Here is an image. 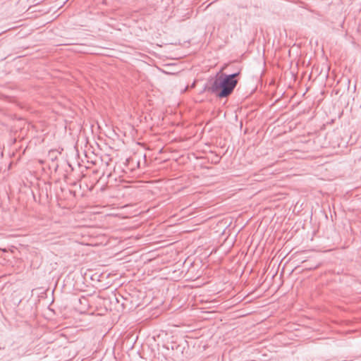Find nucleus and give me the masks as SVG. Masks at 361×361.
Masks as SVG:
<instances>
[{
    "label": "nucleus",
    "instance_id": "nucleus-4",
    "mask_svg": "<svg viewBox=\"0 0 361 361\" xmlns=\"http://www.w3.org/2000/svg\"><path fill=\"white\" fill-rule=\"evenodd\" d=\"M130 162H134V159H133V158L127 159H126V166H127L128 164H130Z\"/></svg>",
    "mask_w": 361,
    "mask_h": 361
},
{
    "label": "nucleus",
    "instance_id": "nucleus-5",
    "mask_svg": "<svg viewBox=\"0 0 361 361\" xmlns=\"http://www.w3.org/2000/svg\"><path fill=\"white\" fill-rule=\"evenodd\" d=\"M0 251H2L4 252H7L5 249H0Z\"/></svg>",
    "mask_w": 361,
    "mask_h": 361
},
{
    "label": "nucleus",
    "instance_id": "nucleus-7",
    "mask_svg": "<svg viewBox=\"0 0 361 361\" xmlns=\"http://www.w3.org/2000/svg\"><path fill=\"white\" fill-rule=\"evenodd\" d=\"M136 164H137V166H139V164H140L139 161H136Z\"/></svg>",
    "mask_w": 361,
    "mask_h": 361
},
{
    "label": "nucleus",
    "instance_id": "nucleus-2",
    "mask_svg": "<svg viewBox=\"0 0 361 361\" xmlns=\"http://www.w3.org/2000/svg\"><path fill=\"white\" fill-rule=\"evenodd\" d=\"M123 173H126V171L122 168L121 164H116L114 169V173L121 177Z\"/></svg>",
    "mask_w": 361,
    "mask_h": 361
},
{
    "label": "nucleus",
    "instance_id": "nucleus-3",
    "mask_svg": "<svg viewBox=\"0 0 361 361\" xmlns=\"http://www.w3.org/2000/svg\"><path fill=\"white\" fill-rule=\"evenodd\" d=\"M78 301H79L81 304H82V303H84V302H87V299H86V298H85V297H82V298H79V299H78Z\"/></svg>",
    "mask_w": 361,
    "mask_h": 361
},
{
    "label": "nucleus",
    "instance_id": "nucleus-1",
    "mask_svg": "<svg viewBox=\"0 0 361 361\" xmlns=\"http://www.w3.org/2000/svg\"><path fill=\"white\" fill-rule=\"evenodd\" d=\"M240 72L232 74L217 73L216 77L209 80V86H205L204 90H207L211 93L216 94L219 98L227 97L231 95L238 80L236 77L238 76Z\"/></svg>",
    "mask_w": 361,
    "mask_h": 361
},
{
    "label": "nucleus",
    "instance_id": "nucleus-6",
    "mask_svg": "<svg viewBox=\"0 0 361 361\" xmlns=\"http://www.w3.org/2000/svg\"><path fill=\"white\" fill-rule=\"evenodd\" d=\"M195 82H194L192 84L191 87H195Z\"/></svg>",
    "mask_w": 361,
    "mask_h": 361
}]
</instances>
